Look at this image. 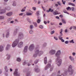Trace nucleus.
I'll list each match as a JSON object with an SVG mask.
<instances>
[{
    "mask_svg": "<svg viewBox=\"0 0 76 76\" xmlns=\"http://www.w3.org/2000/svg\"><path fill=\"white\" fill-rule=\"evenodd\" d=\"M19 15L20 16H22V15H23V13H21V14H20Z\"/></svg>",
    "mask_w": 76,
    "mask_h": 76,
    "instance_id": "nucleus-57",
    "label": "nucleus"
},
{
    "mask_svg": "<svg viewBox=\"0 0 76 76\" xmlns=\"http://www.w3.org/2000/svg\"><path fill=\"white\" fill-rule=\"evenodd\" d=\"M62 23L65 24V23H66V21H65V20H64L62 19Z\"/></svg>",
    "mask_w": 76,
    "mask_h": 76,
    "instance_id": "nucleus-35",
    "label": "nucleus"
},
{
    "mask_svg": "<svg viewBox=\"0 0 76 76\" xmlns=\"http://www.w3.org/2000/svg\"><path fill=\"white\" fill-rule=\"evenodd\" d=\"M6 38H7L9 37V31H7L6 32Z\"/></svg>",
    "mask_w": 76,
    "mask_h": 76,
    "instance_id": "nucleus-16",
    "label": "nucleus"
},
{
    "mask_svg": "<svg viewBox=\"0 0 76 76\" xmlns=\"http://www.w3.org/2000/svg\"><path fill=\"white\" fill-rule=\"evenodd\" d=\"M69 58L71 61H72V62H74V61H75V59H74L73 57L70 56L69 57Z\"/></svg>",
    "mask_w": 76,
    "mask_h": 76,
    "instance_id": "nucleus-10",
    "label": "nucleus"
},
{
    "mask_svg": "<svg viewBox=\"0 0 76 76\" xmlns=\"http://www.w3.org/2000/svg\"><path fill=\"white\" fill-rule=\"evenodd\" d=\"M24 37L23 36V34L22 33H20L18 34V39H16L13 42L12 45V47H15L17 45V47L18 48H22L23 47V42L21 41L19 42V39H23Z\"/></svg>",
    "mask_w": 76,
    "mask_h": 76,
    "instance_id": "nucleus-1",
    "label": "nucleus"
},
{
    "mask_svg": "<svg viewBox=\"0 0 76 76\" xmlns=\"http://www.w3.org/2000/svg\"><path fill=\"white\" fill-rule=\"evenodd\" d=\"M57 63L56 64H57L58 66H60L61 64V62H62V60L59 57H58L56 59Z\"/></svg>",
    "mask_w": 76,
    "mask_h": 76,
    "instance_id": "nucleus-4",
    "label": "nucleus"
},
{
    "mask_svg": "<svg viewBox=\"0 0 76 76\" xmlns=\"http://www.w3.org/2000/svg\"><path fill=\"white\" fill-rule=\"evenodd\" d=\"M58 6V4H55V6H56V7H57V6Z\"/></svg>",
    "mask_w": 76,
    "mask_h": 76,
    "instance_id": "nucleus-64",
    "label": "nucleus"
},
{
    "mask_svg": "<svg viewBox=\"0 0 76 76\" xmlns=\"http://www.w3.org/2000/svg\"><path fill=\"white\" fill-rule=\"evenodd\" d=\"M28 51V46H26L24 49L23 52L24 53H26Z\"/></svg>",
    "mask_w": 76,
    "mask_h": 76,
    "instance_id": "nucleus-11",
    "label": "nucleus"
},
{
    "mask_svg": "<svg viewBox=\"0 0 76 76\" xmlns=\"http://www.w3.org/2000/svg\"><path fill=\"white\" fill-rule=\"evenodd\" d=\"M61 54V50H58L57 51L55 54V56L56 57H58Z\"/></svg>",
    "mask_w": 76,
    "mask_h": 76,
    "instance_id": "nucleus-8",
    "label": "nucleus"
},
{
    "mask_svg": "<svg viewBox=\"0 0 76 76\" xmlns=\"http://www.w3.org/2000/svg\"><path fill=\"white\" fill-rule=\"evenodd\" d=\"M56 53V50L54 49H52L50 50L49 52V53L51 54V55H54Z\"/></svg>",
    "mask_w": 76,
    "mask_h": 76,
    "instance_id": "nucleus-7",
    "label": "nucleus"
},
{
    "mask_svg": "<svg viewBox=\"0 0 76 76\" xmlns=\"http://www.w3.org/2000/svg\"><path fill=\"white\" fill-rule=\"evenodd\" d=\"M7 60H9L10 59V55L9 54H7Z\"/></svg>",
    "mask_w": 76,
    "mask_h": 76,
    "instance_id": "nucleus-18",
    "label": "nucleus"
},
{
    "mask_svg": "<svg viewBox=\"0 0 76 76\" xmlns=\"http://www.w3.org/2000/svg\"><path fill=\"white\" fill-rule=\"evenodd\" d=\"M37 22L38 23H39L41 22V20L38 19L37 21Z\"/></svg>",
    "mask_w": 76,
    "mask_h": 76,
    "instance_id": "nucleus-31",
    "label": "nucleus"
},
{
    "mask_svg": "<svg viewBox=\"0 0 76 76\" xmlns=\"http://www.w3.org/2000/svg\"><path fill=\"white\" fill-rule=\"evenodd\" d=\"M18 29L17 28H16L15 30L14 31V32L13 33V35H16V34H17V33L18 32Z\"/></svg>",
    "mask_w": 76,
    "mask_h": 76,
    "instance_id": "nucleus-13",
    "label": "nucleus"
},
{
    "mask_svg": "<svg viewBox=\"0 0 76 76\" xmlns=\"http://www.w3.org/2000/svg\"><path fill=\"white\" fill-rule=\"evenodd\" d=\"M38 62V60H36L34 61L35 64H37Z\"/></svg>",
    "mask_w": 76,
    "mask_h": 76,
    "instance_id": "nucleus-38",
    "label": "nucleus"
},
{
    "mask_svg": "<svg viewBox=\"0 0 76 76\" xmlns=\"http://www.w3.org/2000/svg\"><path fill=\"white\" fill-rule=\"evenodd\" d=\"M69 42L70 43H72V44H74V43H75V42H74L73 39H72L71 40L69 41Z\"/></svg>",
    "mask_w": 76,
    "mask_h": 76,
    "instance_id": "nucleus-24",
    "label": "nucleus"
},
{
    "mask_svg": "<svg viewBox=\"0 0 76 76\" xmlns=\"http://www.w3.org/2000/svg\"><path fill=\"white\" fill-rule=\"evenodd\" d=\"M49 10H50V12H53V11H54V10H52L51 9V8H49Z\"/></svg>",
    "mask_w": 76,
    "mask_h": 76,
    "instance_id": "nucleus-42",
    "label": "nucleus"
},
{
    "mask_svg": "<svg viewBox=\"0 0 76 76\" xmlns=\"http://www.w3.org/2000/svg\"><path fill=\"white\" fill-rule=\"evenodd\" d=\"M2 73V70L1 69H0V74H1Z\"/></svg>",
    "mask_w": 76,
    "mask_h": 76,
    "instance_id": "nucleus-56",
    "label": "nucleus"
},
{
    "mask_svg": "<svg viewBox=\"0 0 76 76\" xmlns=\"http://www.w3.org/2000/svg\"><path fill=\"white\" fill-rule=\"evenodd\" d=\"M29 75H30V73L29 72H28L27 74H26V76H29Z\"/></svg>",
    "mask_w": 76,
    "mask_h": 76,
    "instance_id": "nucleus-49",
    "label": "nucleus"
},
{
    "mask_svg": "<svg viewBox=\"0 0 76 76\" xmlns=\"http://www.w3.org/2000/svg\"><path fill=\"white\" fill-rule=\"evenodd\" d=\"M57 3L60 6H61V4L60 3V2H58Z\"/></svg>",
    "mask_w": 76,
    "mask_h": 76,
    "instance_id": "nucleus-55",
    "label": "nucleus"
},
{
    "mask_svg": "<svg viewBox=\"0 0 76 76\" xmlns=\"http://www.w3.org/2000/svg\"><path fill=\"white\" fill-rule=\"evenodd\" d=\"M11 8L10 7H7V8H5L6 10H10L11 9Z\"/></svg>",
    "mask_w": 76,
    "mask_h": 76,
    "instance_id": "nucleus-23",
    "label": "nucleus"
},
{
    "mask_svg": "<svg viewBox=\"0 0 76 76\" xmlns=\"http://www.w3.org/2000/svg\"><path fill=\"white\" fill-rule=\"evenodd\" d=\"M30 28L31 29H32L34 28V26L32 25H30Z\"/></svg>",
    "mask_w": 76,
    "mask_h": 76,
    "instance_id": "nucleus-26",
    "label": "nucleus"
},
{
    "mask_svg": "<svg viewBox=\"0 0 76 76\" xmlns=\"http://www.w3.org/2000/svg\"><path fill=\"white\" fill-rule=\"evenodd\" d=\"M4 18L3 16H0V19H4Z\"/></svg>",
    "mask_w": 76,
    "mask_h": 76,
    "instance_id": "nucleus-37",
    "label": "nucleus"
},
{
    "mask_svg": "<svg viewBox=\"0 0 76 76\" xmlns=\"http://www.w3.org/2000/svg\"><path fill=\"white\" fill-rule=\"evenodd\" d=\"M46 12H50V9H49V10H47L46 11Z\"/></svg>",
    "mask_w": 76,
    "mask_h": 76,
    "instance_id": "nucleus-58",
    "label": "nucleus"
},
{
    "mask_svg": "<svg viewBox=\"0 0 76 76\" xmlns=\"http://www.w3.org/2000/svg\"><path fill=\"white\" fill-rule=\"evenodd\" d=\"M62 23H60L59 24V25H62Z\"/></svg>",
    "mask_w": 76,
    "mask_h": 76,
    "instance_id": "nucleus-63",
    "label": "nucleus"
},
{
    "mask_svg": "<svg viewBox=\"0 0 76 76\" xmlns=\"http://www.w3.org/2000/svg\"><path fill=\"white\" fill-rule=\"evenodd\" d=\"M44 23L45 24V25H46V24H47V22H46L45 21H44Z\"/></svg>",
    "mask_w": 76,
    "mask_h": 76,
    "instance_id": "nucleus-61",
    "label": "nucleus"
},
{
    "mask_svg": "<svg viewBox=\"0 0 76 76\" xmlns=\"http://www.w3.org/2000/svg\"><path fill=\"white\" fill-rule=\"evenodd\" d=\"M72 55L73 56H75L76 55V53H75V52H73L72 53Z\"/></svg>",
    "mask_w": 76,
    "mask_h": 76,
    "instance_id": "nucleus-43",
    "label": "nucleus"
},
{
    "mask_svg": "<svg viewBox=\"0 0 76 76\" xmlns=\"http://www.w3.org/2000/svg\"><path fill=\"white\" fill-rule=\"evenodd\" d=\"M12 14L13 12H11L7 13L6 15L8 16H12Z\"/></svg>",
    "mask_w": 76,
    "mask_h": 76,
    "instance_id": "nucleus-12",
    "label": "nucleus"
},
{
    "mask_svg": "<svg viewBox=\"0 0 76 76\" xmlns=\"http://www.w3.org/2000/svg\"><path fill=\"white\" fill-rule=\"evenodd\" d=\"M4 69L6 72H8V71H9V69H8V68H7V66H5Z\"/></svg>",
    "mask_w": 76,
    "mask_h": 76,
    "instance_id": "nucleus-17",
    "label": "nucleus"
},
{
    "mask_svg": "<svg viewBox=\"0 0 76 76\" xmlns=\"http://www.w3.org/2000/svg\"><path fill=\"white\" fill-rule=\"evenodd\" d=\"M44 63L45 64H47V57H45L44 58Z\"/></svg>",
    "mask_w": 76,
    "mask_h": 76,
    "instance_id": "nucleus-20",
    "label": "nucleus"
},
{
    "mask_svg": "<svg viewBox=\"0 0 76 76\" xmlns=\"http://www.w3.org/2000/svg\"><path fill=\"white\" fill-rule=\"evenodd\" d=\"M39 27L40 29H43V28H44V27L43 26L41 25L39 26Z\"/></svg>",
    "mask_w": 76,
    "mask_h": 76,
    "instance_id": "nucleus-32",
    "label": "nucleus"
},
{
    "mask_svg": "<svg viewBox=\"0 0 76 76\" xmlns=\"http://www.w3.org/2000/svg\"><path fill=\"white\" fill-rule=\"evenodd\" d=\"M65 43L66 44H67L69 43V41H66L65 42Z\"/></svg>",
    "mask_w": 76,
    "mask_h": 76,
    "instance_id": "nucleus-41",
    "label": "nucleus"
},
{
    "mask_svg": "<svg viewBox=\"0 0 76 76\" xmlns=\"http://www.w3.org/2000/svg\"><path fill=\"white\" fill-rule=\"evenodd\" d=\"M25 9H26V7H24L21 10V12H25Z\"/></svg>",
    "mask_w": 76,
    "mask_h": 76,
    "instance_id": "nucleus-29",
    "label": "nucleus"
},
{
    "mask_svg": "<svg viewBox=\"0 0 76 76\" xmlns=\"http://www.w3.org/2000/svg\"><path fill=\"white\" fill-rule=\"evenodd\" d=\"M53 13L54 15H58V13L56 12H53Z\"/></svg>",
    "mask_w": 76,
    "mask_h": 76,
    "instance_id": "nucleus-28",
    "label": "nucleus"
},
{
    "mask_svg": "<svg viewBox=\"0 0 76 76\" xmlns=\"http://www.w3.org/2000/svg\"><path fill=\"white\" fill-rule=\"evenodd\" d=\"M71 10H72V11H74L75 10V8L74 7L71 8Z\"/></svg>",
    "mask_w": 76,
    "mask_h": 76,
    "instance_id": "nucleus-39",
    "label": "nucleus"
},
{
    "mask_svg": "<svg viewBox=\"0 0 76 76\" xmlns=\"http://www.w3.org/2000/svg\"><path fill=\"white\" fill-rule=\"evenodd\" d=\"M0 14H2V10H0Z\"/></svg>",
    "mask_w": 76,
    "mask_h": 76,
    "instance_id": "nucleus-51",
    "label": "nucleus"
},
{
    "mask_svg": "<svg viewBox=\"0 0 76 76\" xmlns=\"http://www.w3.org/2000/svg\"><path fill=\"white\" fill-rule=\"evenodd\" d=\"M8 0H4V1L5 2H7Z\"/></svg>",
    "mask_w": 76,
    "mask_h": 76,
    "instance_id": "nucleus-59",
    "label": "nucleus"
},
{
    "mask_svg": "<svg viewBox=\"0 0 76 76\" xmlns=\"http://www.w3.org/2000/svg\"><path fill=\"white\" fill-rule=\"evenodd\" d=\"M32 12L31 10L28 11V12H26V15L27 16H31L32 15Z\"/></svg>",
    "mask_w": 76,
    "mask_h": 76,
    "instance_id": "nucleus-9",
    "label": "nucleus"
},
{
    "mask_svg": "<svg viewBox=\"0 0 76 76\" xmlns=\"http://www.w3.org/2000/svg\"><path fill=\"white\" fill-rule=\"evenodd\" d=\"M56 19H59V17L58 16H56Z\"/></svg>",
    "mask_w": 76,
    "mask_h": 76,
    "instance_id": "nucleus-53",
    "label": "nucleus"
},
{
    "mask_svg": "<svg viewBox=\"0 0 76 76\" xmlns=\"http://www.w3.org/2000/svg\"><path fill=\"white\" fill-rule=\"evenodd\" d=\"M9 49V48L8 47H6V50H8Z\"/></svg>",
    "mask_w": 76,
    "mask_h": 76,
    "instance_id": "nucleus-52",
    "label": "nucleus"
},
{
    "mask_svg": "<svg viewBox=\"0 0 76 76\" xmlns=\"http://www.w3.org/2000/svg\"><path fill=\"white\" fill-rule=\"evenodd\" d=\"M32 9H33V10H36V8H35V7H33L32 8Z\"/></svg>",
    "mask_w": 76,
    "mask_h": 76,
    "instance_id": "nucleus-50",
    "label": "nucleus"
},
{
    "mask_svg": "<svg viewBox=\"0 0 76 76\" xmlns=\"http://www.w3.org/2000/svg\"><path fill=\"white\" fill-rule=\"evenodd\" d=\"M4 50V47L2 45L0 46V52H2Z\"/></svg>",
    "mask_w": 76,
    "mask_h": 76,
    "instance_id": "nucleus-14",
    "label": "nucleus"
},
{
    "mask_svg": "<svg viewBox=\"0 0 76 76\" xmlns=\"http://www.w3.org/2000/svg\"><path fill=\"white\" fill-rule=\"evenodd\" d=\"M17 61L20 62V61H21V59L19 58H17Z\"/></svg>",
    "mask_w": 76,
    "mask_h": 76,
    "instance_id": "nucleus-22",
    "label": "nucleus"
},
{
    "mask_svg": "<svg viewBox=\"0 0 76 76\" xmlns=\"http://www.w3.org/2000/svg\"><path fill=\"white\" fill-rule=\"evenodd\" d=\"M26 64V62H24L23 63V65H25V64Z\"/></svg>",
    "mask_w": 76,
    "mask_h": 76,
    "instance_id": "nucleus-60",
    "label": "nucleus"
},
{
    "mask_svg": "<svg viewBox=\"0 0 76 76\" xmlns=\"http://www.w3.org/2000/svg\"><path fill=\"white\" fill-rule=\"evenodd\" d=\"M33 24L34 25L35 27H37L38 26H37V23L36 22H34L33 23Z\"/></svg>",
    "mask_w": 76,
    "mask_h": 76,
    "instance_id": "nucleus-25",
    "label": "nucleus"
},
{
    "mask_svg": "<svg viewBox=\"0 0 76 76\" xmlns=\"http://www.w3.org/2000/svg\"><path fill=\"white\" fill-rule=\"evenodd\" d=\"M59 39L60 40H61V41L63 42H64V40L63 39V37H61L60 36L59 37Z\"/></svg>",
    "mask_w": 76,
    "mask_h": 76,
    "instance_id": "nucleus-15",
    "label": "nucleus"
},
{
    "mask_svg": "<svg viewBox=\"0 0 76 76\" xmlns=\"http://www.w3.org/2000/svg\"><path fill=\"white\" fill-rule=\"evenodd\" d=\"M12 5L14 6H16V2H15V1H14L13 2Z\"/></svg>",
    "mask_w": 76,
    "mask_h": 76,
    "instance_id": "nucleus-27",
    "label": "nucleus"
},
{
    "mask_svg": "<svg viewBox=\"0 0 76 76\" xmlns=\"http://www.w3.org/2000/svg\"><path fill=\"white\" fill-rule=\"evenodd\" d=\"M50 67V71H52V70H53V66H51V64H48L45 68V69L46 70H48Z\"/></svg>",
    "mask_w": 76,
    "mask_h": 76,
    "instance_id": "nucleus-5",
    "label": "nucleus"
},
{
    "mask_svg": "<svg viewBox=\"0 0 76 76\" xmlns=\"http://www.w3.org/2000/svg\"><path fill=\"white\" fill-rule=\"evenodd\" d=\"M68 4L69 5H71V6H75V4L71 3H68Z\"/></svg>",
    "mask_w": 76,
    "mask_h": 76,
    "instance_id": "nucleus-21",
    "label": "nucleus"
},
{
    "mask_svg": "<svg viewBox=\"0 0 76 76\" xmlns=\"http://www.w3.org/2000/svg\"><path fill=\"white\" fill-rule=\"evenodd\" d=\"M36 51H35V54H34V57H37V56H41V55H42L43 54V53H44V52L43 51H39V50L37 49V48H36Z\"/></svg>",
    "mask_w": 76,
    "mask_h": 76,
    "instance_id": "nucleus-3",
    "label": "nucleus"
},
{
    "mask_svg": "<svg viewBox=\"0 0 76 76\" xmlns=\"http://www.w3.org/2000/svg\"><path fill=\"white\" fill-rule=\"evenodd\" d=\"M54 39H55V40H56V41H57V40H58V39L57 38V37H54Z\"/></svg>",
    "mask_w": 76,
    "mask_h": 76,
    "instance_id": "nucleus-40",
    "label": "nucleus"
},
{
    "mask_svg": "<svg viewBox=\"0 0 76 76\" xmlns=\"http://www.w3.org/2000/svg\"><path fill=\"white\" fill-rule=\"evenodd\" d=\"M29 33L30 34H32L34 33V31L32 30H31L30 31Z\"/></svg>",
    "mask_w": 76,
    "mask_h": 76,
    "instance_id": "nucleus-36",
    "label": "nucleus"
},
{
    "mask_svg": "<svg viewBox=\"0 0 76 76\" xmlns=\"http://www.w3.org/2000/svg\"><path fill=\"white\" fill-rule=\"evenodd\" d=\"M2 14L5 13H6V10H2Z\"/></svg>",
    "mask_w": 76,
    "mask_h": 76,
    "instance_id": "nucleus-30",
    "label": "nucleus"
},
{
    "mask_svg": "<svg viewBox=\"0 0 76 76\" xmlns=\"http://www.w3.org/2000/svg\"><path fill=\"white\" fill-rule=\"evenodd\" d=\"M34 71H35V72H39V71H40V69H39L38 68H35L34 69Z\"/></svg>",
    "mask_w": 76,
    "mask_h": 76,
    "instance_id": "nucleus-19",
    "label": "nucleus"
},
{
    "mask_svg": "<svg viewBox=\"0 0 76 76\" xmlns=\"http://www.w3.org/2000/svg\"><path fill=\"white\" fill-rule=\"evenodd\" d=\"M66 9L67 10H71V7H66Z\"/></svg>",
    "mask_w": 76,
    "mask_h": 76,
    "instance_id": "nucleus-33",
    "label": "nucleus"
},
{
    "mask_svg": "<svg viewBox=\"0 0 76 76\" xmlns=\"http://www.w3.org/2000/svg\"><path fill=\"white\" fill-rule=\"evenodd\" d=\"M10 46H11V45H10L8 44L7 45V47L9 48H10Z\"/></svg>",
    "mask_w": 76,
    "mask_h": 76,
    "instance_id": "nucleus-46",
    "label": "nucleus"
},
{
    "mask_svg": "<svg viewBox=\"0 0 76 76\" xmlns=\"http://www.w3.org/2000/svg\"><path fill=\"white\" fill-rule=\"evenodd\" d=\"M35 48V46L34 45V44H31L30 45L28 49L30 51H33L34 49Z\"/></svg>",
    "mask_w": 76,
    "mask_h": 76,
    "instance_id": "nucleus-6",
    "label": "nucleus"
},
{
    "mask_svg": "<svg viewBox=\"0 0 76 76\" xmlns=\"http://www.w3.org/2000/svg\"><path fill=\"white\" fill-rule=\"evenodd\" d=\"M10 72H12V71H13V69H12V68L10 69Z\"/></svg>",
    "mask_w": 76,
    "mask_h": 76,
    "instance_id": "nucleus-47",
    "label": "nucleus"
},
{
    "mask_svg": "<svg viewBox=\"0 0 76 76\" xmlns=\"http://www.w3.org/2000/svg\"><path fill=\"white\" fill-rule=\"evenodd\" d=\"M65 33H67V32H68V31H67V29H66L65 30Z\"/></svg>",
    "mask_w": 76,
    "mask_h": 76,
    "instance_id": "nucleus-48",
    "label": "nucleus"
},
{
    "mask_svg": "<svg viewBox=\"0 0 76 76\" xmlns=\"http://www.w3.org/2000/svg\"><path fill=\"white\" fill-rule=\"evenodd\" d=\"M62 1L64 4H65V3H66V2L64 1L63 0H62Z\"/></svg>",
    "mask_w": 76,
    "mask_h": 76,
    "instance_id": "nucleus-54",
    "label": "nucleus"
},
{
    "mask_svg": "<svg viewBox=\"0 0 76 76\" xmlns=\"http://www.w3.org/2000/svg\"><path fill=\"white\" fill-rule=\"evenodd\" d=\"M3 37H4V36H5V34L4 33L3 35Z\"/></svg>",
    "mask_w": 76,
    "mask_h": 76,
    "instance_id": "nucleus-62",
    "label": "nucleus"
},
{
    "mask_svg": "<svg viewBox=\"0 0 76 76\" xmlns=\"http://www.w3.org/2000/svg\"><path fill=\"white\" fill-rule=\"evenodd\" d=\"M27 65L28 66H31V63H28Z\"/></svg>",
    "mask_w": 76,
    "mask_h": 76,
    "instance_id": "nucleus-45",
    "label": "nucleus"
},
{
    "mask_svg": "<svg viewBox=\"0 0 76 76\" xmlns=\"http://www.w3.org/2000/svg\"><path fill=\"white\" fill-rule=\"evenodd\" d=\"M73 69H75V68L73 66L70 65L69 66L67 72L69 73V75H72L74 73Z\"/></svg>",
    "mask_w": 76,
    "mask_h": 76,
    "instance_id": "nucleus-2",
    "label": "nucleus"
},
{
    "mask_svg": "<svg viewBox=\"0 0 76 76\" xmlns=\"http://www.w3.org/2000/svg\"><path fill=\"white\" fill-rule=\"evenodd\" d=\"M63 12L65 13H67V14H69V12H67L65 10H64Z\"/></svg>",
    "mask_w": 76,
    "mask_h": 76,
    "instance_id": "nucleus-34",
    "label": "nucleus"
},
{
    "mask_svg": "<svg viewBox=\"0 0 76 76\" xmlns=\"http://www.w3.org/2000/svg\"><path fill=\"white\" fill-rule=\"evenodd\" d=\"M54 31H53L51 32L50 34H51V35H52V34H54Z\"/></svg>",
    "mask_w": 76,
    "mask_h": 76,
    "instance_id": "nucleus-44",
    "label": "nucleus"
}]
</instances>
